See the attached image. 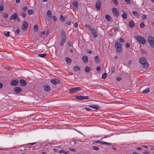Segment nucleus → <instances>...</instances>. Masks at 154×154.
I'll return each mask as SVG.
<instances>
[{
  "mask_svg": "<svg viewBox=\"0 0 154 154\" xmlns=\"http://www.w3.org/2000/svg\"><path fill=\"white\" fill-rule=\"evenodd\" d=\"M139 60L143 68H147L149 67V64L146 62V59L145 58L143 57H141Z\"/></svg>",
  "mask_w": 154,
  "mask_h": 154,
  "instance_id": "f257e3e1",
  "label": "nucleus"
},
{
  "mask_svg": "<svg viewBox=\"0 0 154 154\" xmlns=\"http://www.w3.org/2000/svg\"><path fill=\"white\" fill-rule=\"evenodd\" d=\"M134 38L138 41L139 44L144 45L146 43L145 39L142 36L138 35L134 36Z\"/></svg>",
  "mask_w": 154,
  "mask_h": 154,
  "instance_id": "f03ea898",
  "label": "nucleus"
},
{
  "mask_svg": "<svg viewBox=\"0 0 154 154\" xmlns=\"http://www.w3.org/2000/svg\"><path fill=\"white\" fill-rule=\"evenodd\" d=\"M82 90V88L80 87L74 88L69 89L70 93L73 94L75 93L76 92Z\"/></svg>",
  "mask_w": 154,
  "mask_h": 154,
  "instance_id": "7ed1b4c3",
  "label": "nucleus"
},
{
  "mask_svg": "<svg viewBox=\"0 0 154 154\" xmlns=\"http://www.w3.org/2000/svg\"><path fill=\"white\" fill-rule=\"evenodd\" d=\"M148 42L152 47H154V37L149 36L148 38Z\"/></svg>",
  "mask_w": 154,
  "mask_h": 154,
  "instance_id": "20e7f679",
  "label": "nucleus"
},
{
  "mask_svg": "<svg viewBox=\"0 0 154 154\" xmlns=\"http://www.w3.org/2000/svg\"><path fill=\"white\" fill-rule=\"evenodd\" d=\"M112 13L115 17H117L119 15V11L116 8H113L112 9Z\"/></svg>",
  "mask_w": 154,
  "mask_h": 154,
  "instance_id": "39448f33",
  "label": "nucleus"
},
{
  "mask_svg": "<svg viewBox=\"0 0 154 154\" xmlns=\"http://www.w3.org/2000/svg\"><path fill=\"white\" fill-rule=\"evenodd\" d=\"M51 11L50 10H48L47 13L46 20L48 21H49L51 19L52 17Z\"/></svg>",
  "mask_w": 154,
  "mask_h": 154,
  "instance_id": "423d86ee",
  "label": "nucleus"
},
{
  "mask_svg": "<svg viewBox=\"0 0 154 154\" xmlns=\"http://www.w3.org/2000/svg\"><path fill=\"white\" fill-rule=\"evenodd\" d=\"M28 25V23L26 21H24L22 26V29L24 31H26L27 29Z\"/></svg>",
  "mask_w": 154,
  "mask_h": 154,
  "instance_id": "0eeeda50",
  "label": "nucleus"
},
{
  "mask_svg": "<svg viewBox=\"0 0 154 154\" xmlns=\"http://www.w3.org/2000/svg\"><path fill=\"white\" fill-rule=\"evenodd\" d=\"M19 83V81L17 79H13L10 82V84L12 86H16Z\"/></svg>",
  "mask_w": 154,
  "mask_h": 154,
  "instance_id": "6e6552de",
  "label": "nucleus"
},
{
  "mask_svg": "<svg viewBox=\"0 0 154 154\" xmlns=\"http://www.w3.org/2000/svg\"><path fill=\"white\" fill-rule=\"evenodd\" d=\"M75 99L79 100H82L84 99H89V96H77L75 97Z\"/></svg>",
  "mask_w": 154,
  "mask_h": 154,
  "instance_id": "1a4fd4ad",
  "label": "nucleus"
},
{
  "mask_svg": "<svg viewBox=\"0 0 154 154\" xmlns=\"http://www.w3.org/2000/svg\"><path fill=\"white\" fill-rule=\"evenodd\" d=\"M73 8L75 10H77L78 9L79 6L78 2L76 1H74L72 2Z\"/></svg>",
  "mask_w": 154,
  "mask_h": 154,
  "instance_id": "9d476101",
  "label": "nucleus"
},
{
  "mask_svg": "<svg viewBox=\"0 0 154 154\" xmlns=\"http://www.w3.org/2000/svg\"><path fill=\"white\" fill-rule=\"evenodd\" d=\"M50 82L53 84L56 85L60 82V81L58 79H56L51 80Z\"/></svg>",
  "mask_w": 154,
  "mask_h": 154,
  "instance_id": "9b49d317",
  "label": "nucleus"
},
{
  "mask_svg": "<svg viewBox=\"0 0 154 154\" xmlns=\"http://www.w3.org/2000/svg\"><path fill=\"white\" fill-rule=\"evenodd\" d=\"M92 35L94 37L96 38L97 37V34L96 30L94 29V28L90 31Z\"/></svg>",
  "mask_w": 154,
  "mask_h": 154,
  "instance_id": "f8f14e48",
  "label": "nucleus"
},
{
  "mask_svg": "<svg viewBox=\"0 0 154 154\" xmlns=\"http://www.w3.org/2000/svg\"><path fill=\"white\" fill-rule=\"evenodd\" d=\"M21 89L19 87H15L14 88V91L17 94H19L21 91Z\"/></svg>",
  "mask_w": 154,
  "mask_h": 154,
  "instance_id": "ddd939ff",
  "label": "nucleus"
},
{
  "mask_svg": "<svg viewBox=\"0 0 154 154\" xmlns=\"http://www.w3.org/2000/svg\"><path fill=\"white\" fill-rule=\"evenodd\" d=\"M19 82L20 86H25L26 85L27 82L24 79H20Z\"/></svg>",
  "mask_w": 154,
  "mask_h": 154,
  "instance_id": "4468645a",
  "label": "nucleus"
},
{
  "mask_svg": "<svg viewBox=\"0 0 154 154\" xmlns=\"http://www.w3.org/2000/svg\"><path fill=\"white\" fill-rule=\"evenodd\" d=\"M44 89L45 91L46 92H49L50 91V86L47 85H45L43 86Z\"/></svg>",
  "mask_w": 154,
  "mask_h": 154,
  "instance_id": "2eb2a0df",
  "label": "nucleus"
},
{
  "mask_svg": "<svg viewBox=\"0 0 154 154\" xmlns=\"http://www.w3.org/2000/svg\"><path fill=\"white\" fill-rule=\"evenodd\" d=\"M101 6V2L100 0L97 1L96 4L95 6L97 9L98 10L100 9V7Z\"/></svg>",
  "mask_w": 154,
  "mask_h": 154,
  "instance_id": "dca6fc26",
  "label": "nucleus"
},
{
  "mask_svg": "<svg viewBox=\"0 0 154 154\" xmlns=\"http://www.w3.org/2000/svg\"><path fill=\"white\" fill-rule=\"evenodd\" d=\"M18 17V14L16 13H14V14L12 15L10 19L12 20H15Z\"/></svg>",
  "mask_w": 154,
  "mask_h": 154,
  "instance_id": "f3484780",
  "label": "nucleus"
},
{
  "mask_svg": "<svg viewBox=\"0 0 154 154\" xmlns=\"http://www.w3.org/2000/svg\"><path fill=\"white\" fill-rule=\"evenodd\" d=\"M128 26L129 27L132 28L135 26L134 23L133 21L130 20L129 22Z\"/></svg>",
  "mask_w": 154,
  "mask_h": 154,
  "instance_id": "a211bd4d",
  "label": "nucleus"
},
{
  "mask_svg": "<svg viewBox=\"0 0 154 154\" xmlns=\"http://www.w3.org/2000/svg\"><path fill=\"white\" fill-rule=\"evenodd\" d=\"M60 37L61 38H66L65 31L63 30H62L61 31Z\"/></svg>",
  "mask_w": 154,
  "mask_h": 154,
  "instance_id": "6ab92c4d",
  "label": "nucleus"
},
{
  "mask_svg": "<svg viewBox=\"0 0 154 154\" xmlns=\"http://www.w3.org/2000/svg\"><path fill=\"white\" fill-rule=\"evenodd\" d=\"M89 106L91 108H93L97 109H99V106L97 105H89Z\"/></svg>",
  "mask_w": 154,
  "mask_h": 154,
  "instance_id": "aec40b11",
  "label": "nucleus"
},
{
  "mask_svg": "<svg viewBox=\"0 0 154 154\" xmlns=\"http://www.w3.org/2000/svg\"><path fill=\"white\" fill-rule=\"evenodd\" d=\"M82 59L85 63H87L88 62V57L86 56H83Z\"/></svg>",
  "mask_w": 154,
  "mask_h": 154,
  "instance_id": "412c9836",
  "label": "nucleus"
},
{
  "mask_svg": "<svg viewBox=\"0 0 154 154\" xmlns=\"http://www.w3.org/2000/svg\"><path fill=\"white\" fill-rule=\"evenodd\" d=\"M132 13L134 16L137 17H139L140 16V14L137 12L134 11L132 12Z\"/></svg>",
  "mask_w": 154,
  "mask_h": 154,
  "instance_id": "4be33fe9",
  "label": "nucleus"
},
{
  "mask_svg": "<svg viewBox=\"0 0 154 154\" xmlns=\"http://www.w3.org/2000/svg\"><path fill=\"white\" fill-rule=\"evenodd\" d=\"M59 152L60 153H63V154H69V151H65L63 149H61L59 151Z\"/></svg>",
  "mask_w": 154,
  "mask_h": 154,
  "instance_id": "5701e85b",
  "label": "nucleus"
},
{
  "mask_svg": "<svg viewBox=\"0 0 154 154\" xmlns=\"http://www.w3.org/2000/svg\"><path fill=\"white\" fill-rule=\"evenodd\" d=\"M115 46L116 48H117L122 47V45L120 42H116L115 43Z\"/></svg>",
  "mask_w": 154,
  "mask_h": 154,
  "instance_id": "b1692460",
  "label": "nucleus"
},
{
  "mask_svg": "<svg viewBox=\"0 0 154 154\" xmlns=\"http://www.w3.org/2000/svg\"><path fill=\"white\" fill-rule=\"evenodd\" d=\"M94 60L96 63H100V60L98 56H96L94 57Z\"/></svg>",
  "mask_w": 154,
  "mask_h": 154,
  "instance_id": "393cba45",
  "label": "nucleus"
},
{
  "mask_svg": "<svg viewBox=\"0 0 154 154\" xmlns=\"http://www.w3.org/2000/svg\"><path fill=\"white\" fill-rule=\"evenodd\" d=\"M105 17L107 21L109 22L111 21V18L108 14L106 15Z\"/></svg>",
  "mask_w": 154,
  "mask_h": 154,
  "instance_id": "a878e982",
  "label": "nucleus"
},
{
  "mask_svg": "<svg viewBox=\"0 0 154 154\" xmlns=\"http://www.w3.org/2000/svg\"><path fill=\"white\" fill-rule=\"evenodd\" d=\"M66 38H61V42L60 43V45L63 46L66 41Z\"/></svg>",
  "mask_w": 154,
  "mask_h": 154,
  "instance_id": "bb28decb",
  "label": "nucleus"
},
{
  "mask_svg": "<svg viewBox=\"0 0 154 154\" xmlns=\"http://www.w3.org/2000/svg\"><path fill=\"white\" fill-rule=\"evenodd\" d=\"M122 17L124 19H126L127 18V14L125 12H124L122 14Z\"/></svg>",
  "mask_w": 154,
  "mask_h": 154,
  "instance_id": "cd10ccee",
  "label": "nucleus"
},
{
  "mask_svg": "<svg viewBox=\"0 0 154 154\" xmlns=\"http://www.w3.org/2000/svg\"><path fill=\"white\" fill-rule=\"evenodd\" d=\"M65 60L67 62V63L70 64L72 62V60L69 57H66L65 58Z\"/></svg>",
  "mask_w": 154,
  "mask_h": 154,
  "instance_id": "c85d7f7f",
  "label": "nucleus"
},
{
  "mask_svg": "<svg viewBox=\"0 0 154 154\" xmlns=\"http://www.w3.org/2000/svg\"><path fill=\"white\" fill-rule=\"evenodd\" d=\"M74 70L75 71H78L80 70V68L78 66H75L74 68Z\"/></svg>",
  "mask_w": 154,
  "mask_h": 154,
  "instance_id": "c756f323",
  "label": "nucleus"
},
{
  "mask_svg": "<svg viewBox=\"0 0 154 154\" xmlns=\"http://www.w3.org/2000/svg\"><path fill=\"white\" fill-rule=\"evenodd\" d=\"M20 15L22 16L23 18H24L26 16V13L23 11H21L20 12Z\"/></svg>",
  "mask_w": 154,
  "mask_h": 154,
  "instance_id": "7c9ffc66",
  "label": "nucleus"
},
{
  "mask_svg": "<svg viewBox=\"0 0 154 154\" xmlns=\"http://www.w3.org/2000/svg\"><path fill=\"white\" fill-rule=\"evenodd\" d=\"M90 69L89 67L86 66L85 68V72H88L90 71Z\"/></svg>",
  "mask_w": 154,
  "mask_h": 154,
  "instance_id": "2f4dec72",
  "label": "nucleus"
},
{
  "mask_svg": "<svg viewBox=\"0 0 154 154\" xmlns=\"http://www.w3.org/2000/svg\"><path fill=\"white\" fill-rule=\"evenodd\" d=\"M116 48V51L118 53H121L122 52V47H118V48Z\"/></svg>",
  "mask_w": 154,
  "mask_h": 154,
  "instance_id": "473e14b6",
  "label": "nucleus"
},
{
  "mask_svg": "<svg viewBox=\"0 0 154 154\" xmlns=\"http://www.w3.org/2000/svg\"><path fill=\"white\" fill-rule=\"evenodd\" d=\"M34 11L32 9L29 10L28 11V13L29 15H31L33 14Z\"/></svg>",
  "mask_w": 154,
  "mask_h": 154,
  "instance_id": "72a5a7b5",
  "label": "nucleus"
},
{
  "mask_svg": "<svg viewBox=\"0 0 154 154\" xmlns=\"http://www.w3.org/2000/svg\"><path fill=\"white\" fill-rule=\"evenodd\" d=\"M10 32H8V31H5L4 32V35H5V36L6 37H8L9 36V34L10 33Z\"/></svg>",
  "mask_w": 154,
  "mask_h": 154,
  "instance_id": "f704fd0d",
  "label": "nucleus"
},
{
  "mask_svg": "<svg viewBox=\"0 0 154 154\" xmlns=\"http://www.w3.org/2000/svg\"><path fill=\"white\" fill-rule=\"evenodd\" d=\"M140 51L143 54H146L147 53V51L145 50L140 48Z\"/></svg>",
  "mask_w": 154,
  "mask_h": 154,
  "instance_id": "c9c22d12",
  "label": "nucleus"
},
{
  "mask_svg": "<svg viewBox=\"0 0 154 154\" xmlns=\"http://www.w3.org/2000/svg\"><path fill=\"white\" fill-rule=\"evenodd\" d=\"M38 25H35L34 27V30L35 32H36L38 30Z\"/></svg>",
  "mask_w": 154,
  "mask_h": 154,
  "instance_id": "e433bc0d",
  "label": "nucleus"
},
{
  "mask_svg": "<svg viewBox=\"0 0 154 154\" xmlns=\"http://www.w3.org/2000/svg\"><path fill=\"white\" fill-rule=\"evenodd\" d=\"M85 27H87L89 31H90L93 28L92 27H91L90 25H88V24H86L85 25Z\"/></svg>",
  "mask_w": 154,
  "mask_h": 154,
  "instance_id": "4c0bfd02",
  "label": "nucleus"
},
{
  "mask_svg": "<svg viewBox=\"0 0 154 154\" xmlns=\"http://www.w3.org/2000/svg\"><path fill=\"white\" fill-rule=\"evenodd\" d=\"M149 88H147L143 91V93H146L149 92Z\"/></svg>",
  "mask_w": 154,
  "mask_h": 154,
  "instance_id": "58836bf2",
  "label": "nucleus"
},
{
  "mask_svg": "<svg viewBox=\"0 0 154 154\" xmlns=\"http://www.w3.org/2000/svg\"><path fill=\"white\" fill-rule=\"evenodd\" d=\"M101 143L103 144L107 145H111L112 144V143H108L105 142L104 141L101 142Z\"/></svg>",
  "mask_w": 154,
  "mask_h": 154,
  "instance_id": "ea45409f",
  "label": "nucleus"
},
{
  "mask_svg": "<svg viewBox=\"0 0 154 154\" xmlns=\"http://www.w3.org/2000/svg\"><path fill=\"white\" fill-rule=\"evenodd\" d=\"M107 76V74L106 73H104L102 75V78L103 79H105L106 78Z\"/></svg>",
  "mask_w": 154,
  "mask_h": 154,
  "instance_id": "a19ab883",
  "label": "nucleus"
},
{
  "mask_svg": "<svg viewBox=\"0 0 154 154\" xmlns=\"http://www.w3.org/2000/svg\"><path fill=\"white\" fill-rule=\"evenodd\" d=\"M47 54L46 53H44L42 54H38V56L40 57H44Z\"/></svg>",
  "mask_w": 154,
  "mask_h": 154,
  "instance_id": "79ce46f5",
  "label": "nucleus"
},
{
  "mask_svg": "<svg viewBox=\"0 0 154 154\" xmlns=\"http://www.w3.org/2000/svg\"><path fill=\"white\" fill-rule=\"evenodd\" d=\"M92 149H93L98 151L99 150V148L97 146H94L92 147Z\"/></svg>",
  "mask_w": 154,
  "mask_h": 154,
  "instance_id": "37998d69",
  "label": "nucleus"
},
{
  "mask_svg": "<svg viewBox=\"0 0 154 154\" xmlns=\"http://www.w3.org/2000/svg\"><path fill=\"white\" fill-rule=\"evenodd\" d=\"M140 26L141 28H143L145 27V25L143 22H141L140 24Z\"/></svg>",
  "mask_w": 154,
  "mask_h": 154,
  "instance_id": "c03bdc74",
  "label": "nucleus"
},
{
  "mask_svg": "<svg viewBox=\"0 0 154 154\" xmlns=\"http://www.w3.org/2000/svg\"><path fill=\"white\" fill-rule=\"evenodd\" d=\"M60 20L63 22H64L66 21L65 18L63 17V16L62 15H60Z\"/></svg>",
  "mask_w": 154,
  "mask_h": 154,
  "instance_id": "a18cd8bd",
  "label": "nucleus"
},
{
  "mask_svg": "<svg viewBox=\"0 0 154 154\" xmlns=\"http://www.w3.org/2000/svg\"><path fill=\"white\" fill-rule=\"evenodd\" d=\"M67 45L69 47H71L72 46V48H73V47L72 46V44L71 42H70V41L68 42L67 43Z\"/></svg>",
  "mask_w": 154,
  "mask_h": 154,
  "instance_id": "49530a36",
  "label": "nucleus"
},
{
  "mask_svg": "<svg viewBox=\"0 0 154 154\" xmlns=\"http://www.w3.org/2000/svg\"><path fill=\"white\" fill-rule=\"evenodd\" d=\"M27 8H28L27 6H24L22 8L23 11L24 12L26 11H27Z\"/></svg>",
  "mask_w": 154,
  "mask_h": 154,
  "instance_id": "de8ad7c7",
  "label": "nucleus"
},
{
  "mask_svg": "<svg viewBox=\"0 0 154 154\" xmlns=\"http://www.w3.org/2000/svg\"><path fill=\"white\" fill-rule=\"evenodd\" d=\"M4 7L2 4H1L0 5V11H2L3 10ZM1 11H0V13H2Z\"/></svg>",
  "mask_w": 154,
  "mask_h": 154,
  "instance_id": "09e8293b",
  "label": "nucleus"
},
{
  "mask_svg": "<svg viewBox=\"0 0 154 154\" xmlns=\"http://www.w3.org/2000/svg\"><path fill=\"white\" fill-rule=\"evenodd\" d=\"M111 72L112 73H113L115 72V67L113 66H112L111 68Z\"/></svg>",
  "mask_w": 154,
  "mask_h": 154,
  "instance_id": "8fccbe9b",
  "label": "nucleus"
},
{
  "mask_svg": "<svg viewBox=\"0 0 154 154\" xmlns=\"http://www.w3.org/2000/svg\"><path fill=\"white\" fill-rule=\"evenodd\" d=\"M3 17L5 18H6L8 17V15L7 14L5 13H4L3 14Z\"/></svg>",
  "mask_w": 154,
  "mask_h": 154,
  "instance_id": "3c124183",
  "label": "nucleus"
},
{
  "mask_svg": "<svg viewBox=\"0 0 154 154\" xmlns=\"http://www.w3.org/2000/svg\"><path fill=\"white\" fill-rule=\"evenodd\" d=\"M112 1L115 5H117L118 4L117 0H112Z\"/></svg>",
  "mask_w": 154,
  "mask_h": 154,
  "instance_id": "603ef678",
  "label": "nucleus"
},
{
  "mask_svg": "<svg viewBox=\"0 0 154 154\" xmlns=\"http://www.w3.org/2000/svg\"><path fill=\"white\" fill-rule=\"evenodd\" d=\"M142 18L143 20H145L146 19V15L144 14H143L142 17H141Z\"/></svg>",
  "mask_w": 154,
  "mask_h": 154,
  "instance_id": "864d4df0",
  "label": "nucleus"
},
{
  "mask_svg": "<svg viewBox=\"0 0 154 154\" xmlns=\"http://www.w3.org/2000/svg\"><path fill=\"white\" fill-rule=\"evenodd\" d=\"M113 28L114 29V31L115 32L116 31H118L119 30L118 28L117 27H113Z\"/></svg>",
  "mask_w": 154,
  "mask_h": 154,
  "instance_id": "5fc2aeb1",
  "label": "nucleus"
},
{
  "mask_svg": "<svg viewBox=\"0 0 154 154\" xmlns=\"http://www.w3.org/2000/svg\"><path fill=\"white\" fill-rule=\"evenodd\" d=\"M71 23V22L69 21H68L66 22V23H65L68 25V26H69L70 25Z\"/></svg>",
  "mask_w": 154,
  "mask_h": 154,
  "instance_id": "6e6d98bb",
  "label": "nucleus"
},
{
  "mask_svg": "<svg viewBox=\"0 0 154 154\" xmlns=\"http://www.w3.org/2000/svg\"><path fill=\"white\" fill-rule=\"evenodd\" d=\"M120 41L122 43H123L125 42V41L124 39L122 38H120Z\"/></svg>",
  "mask_w": 154,
  "mask_h": 154,
  "instance_id": "4d7b16f0",
  "label": "nucleus"
},
{
  "mask_svg": "<svg viewBox=\"0 0 154 154\" xmlns=\"http://www.w3.org/2000/svg\"><path fill=\"white\" fill-rule=\"evenodd\" d=\"M53 20L55 22L57 20V19L55 16H54L53 17Z\"/></svg>",
  "mask_w": 154,
  "mask_h": 154,
  "instance_id": "13d9d810",
  "label": "nucleus"
},
{
  "mask_svg": "<svg viewBox=\"0 0 154 154\" xmlns=\"http://www.w3.org/2000/svg\"><path fill=\"white\" fill-rule=\"evenodd\" d=\"M101 69V67L100 66H97L96 68V70L97 71H99Z\"/></svg>",
  "mask_w": 154,
  "mask_h": 154,
  "instance_id": "bf43d9fd",
  "label": "nucleus"
},
{
  "mask_svg": "<svg viewBox=\"0 0 154 154\" xmlns=\"http://www.w3.org/2000/svg\"><path fill=\"white\" fill-rule=\"evenodd\" d=\"M125 1L128 4H130L131 3V1L130 0H125Z\"/></svg>",
  "mask_w": 154,
  "mask_h": 154,
  "instance_id": "052dcab7",
  "label": "nucleus"
},
{
  "mask_svg": "<svg viewBox=\"0 0 154 154\" xmlns=\"http://www.w3.org/2000/svg\"><path fill=\"white\" fill-rule=\"evenodd\" d=\"M69 150H70L71 151H72L75 152V151H76V149H75L69 148Z\"/></svg>",
  "mask_w": 154,
  "mask_h": 154,
  "instance_id": "680f3d73",
  "label": "nucleus"
},
{
  "mask_svg": "<svg viewBox=\"0 0 154 154\" xmlns=\"http://www.w3.org/2000/svg\"><path fill=\"white\" fill-rule=\"evenodd\" d=\"M125 46L126 48H129L130 46V45L128 43H127L125 44Z\"/></svg>",
  "mask_w": 154,
  "mask_h": 154,
  "instance_id": "e2e57ef3",
  "label": "nucleus"
},
{
  "mask_svg": "<svg viewBox=\"0 0 154 154\" xmlns=\"http://www.w3.org/2000/svg\"><path fill=\"white\" fill-rule=\"evenodd\" d=\"M131 60H129L127 63H128V65H130L131 63Z\"/></svg>",
  "mask_w": 154,
  "mask_h": 154,
  "instance_id": "0e129e2a",
  "label": "nucleus"
},
{
  "mask_svg": "<svg viewBox=\"0 0 154 154\" xmlns=\"http://www.w3.org/2000/svg\"><path fill=\"white\" fill-rule=\"evenodd\" d=\"M20 32V30L19 29H17L15 31V32L17 34H18Z\"/></svg>",
  "mask_w": 154,
  "mask_h": 154,
  "instance_id": "69168bd1",
  "label": "nucleus"
},
{
  "mask_svg": "<svg viewBox=\"0 0 154 154\" xmlns=\"http://www.w3.org/2000/svg\"><path fill=\"white\" fill-rule=\"evenodd\" d=\"M85 109L87 111H89L91 110V109H90L89 108L85 107Z\"/></svg>",
  "mask_w": 154,
  "mask_h": 154,
  "instance_id": "338daca9",
  "label": "nucleus"
},
{
  "mask_svg": "<svg viewBox=\"0 0 154 154\" xmlns=\"http://www.w3.org/2000/svg\"><path fill=\"white\" fill-rule=\"evenodd\" d=\"M143 153L144 154H149V152L148 151H145L143 152Z\"/></svg>",
  "mask_w": 154,
  "mask_h": 154,
  "instance_id": "774afa93",
  "label": "nucleus"
}]
</instances>
